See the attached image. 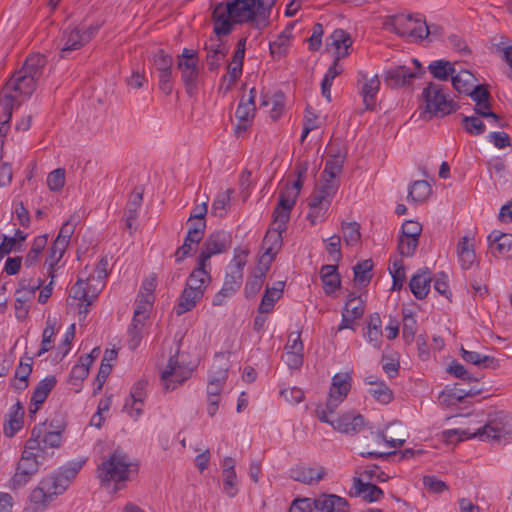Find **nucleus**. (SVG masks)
<instances>
[{"label":"nucleus","instance_id":"nucleus-1","mask_svg":"<svg viewBox=\"0 0 512 512\" xmlns=\"http://www.w3.org/2000/svg\"><path fill=\"white\" fill-rule=\"evenodd\" d=\"M254 0H227L213 6L211 20L213 32L218 35H229L236 24H250V20L258 17L259 21L265 18L263 2L255 7Z\"/></svg>","mask_w":512,"mask_h":512},{"label":"nucleus","instance_id":"nucleus-2","mask_svg":"<svg viewBox=\"0 0 512 512\" xmlns=\"http://www.w3.org/2000/svg\"><path fill=\"white\" fill-rule=\"evenodd\" d=\"M459 435V439L478 438L481 441H499L512 436V415L503 411L490 415L486 424L471 433L468 429H455L449 431Z\"/></svg>","mask_w":512,"mask_h":512},{"label":"nucleus","instance_id":"nucleus-3","mask_svg":"<svg viewBox=\"0 0 512 512\" xmlns=\"http://www.w3.org/2000/svg\"><path fill=\"white\" fill-rule=\"evenodd\" d=\"M383 27L400 37H412L417 40H423L431 33L425 19L420 15L396 14L387 16L383 21Z\"/></svg>","mask_w":512,"mask_h":512},{"label":"nucleus","instance_id":"nucleus-4","mask_svg":"<svg viewBox=\"0 0 512 512\" xmlns=\"http://www.w3.org/2000/svg\"><path fill=\"white\" fill-rule=\"evenodd\" d=\"M422 97L425 107L420 110V119H431L433 116L443 117L457 110L458 106L453 100L447 99L442 86L430 83L423 89Z\"/></svg>","mask_w":512,"mask_h":512},{"label":"nucleus","instance_id":"nucleus-5","mask_svg":"<svg viewBox=\"0 0 512 512\" xmlns=\"http://www.w3.org/2000/svg\"><path fill=\"white\" fill-rule=\"evenodd\" d=\"M131 463L127 455L115 450L104 459L97 468V477L101 483H119L129 479Z\"/></svg>","mask_w":512,"mask_h":512},{"label":"nucleus","instance_id":"nucleus-6","mask_svg":"<svg viewBox=\"0 0 512 512\" xmlns=\"http://www.w3.org/2000/svg\"><path fill=\"white\" fill-rule=\"evenodd\" d=\"M37 81L32 76L21 72H15L11 78L6 82L1 92V100H7L9 104L15 106L20 104L17 101L18 96L23 95L29 97L36 89Z\"/></svg>","mask_w":512,"mask_h":512},{"label":"nucleus","instance_id":"nucleus-7","mask_svg":"<svg viewBox=\"0 0 512 512\" xmlns=\"http://www.w3.org/2000/svg\"><path fill=\"white\" fill-rule=\"evenodd\" d=\"M99 25L67 27L61 37V57L86 45L98 32Z\"/></svg>","mask_w":512,"mask_h":512},{"label":"nucleus","instance_id":"nucleus-8","mask_svg":"<svg viewBox=\"0 0 512 512\" xmlns=\"http://www.w3.org/2000/svg\"><path fill=\"white\" fill-rule=\"evenodd\" d=\"M231 235L224 230L211 233L204 241L197 259L208 265V261L214 255L226 252L231 245Z\"/></svg>","mask_w":512,"mask_h":512},{"label":"nucleus","instance_id":"nucleus-9","mask_svg":"<svg viewBox=\"0 0 512 512\" xmlns=\"http://www.w3.org/2000/svg\"><path fill=\"white\" fill-rule=\"evenodd\" d=\"M40 463L34 452L23 451L18 462L15 474L11 479V487L19 489L24 487L39 470Z\"/></svg>","mask_w":512,"mask_h":512},{"label":"nucleus","instance_id":"nucleus-10","mask_svg":"<svg viewBox=\"0 0 512 512\" xmlns=\"http://www.w3.org/2000/svg\"><path fill=\"white\" fill-rule=\"evenodd\" d=\"M272 225L273 228L266 232L262 241V249L264 250V253L260 256L258 261L266 268H270L275 256L280 251L283 244L282 233L286 232V230L278 229L279 223L273 221Z\"/></svg>","mask_w":512,"mask_h":512},{"label":"nucleus","instance_id":"nucleus-11","mask_svg":"<svg viewBox=\"0 0 512 512\" xmlns=\"http://www.w3.org/2000/svg\"><path fill=\"white\" fill-rule=\"evenodd\" d=\"M297 198L298 192H293V189L284 188L280 191L277 206L273 211V220L279 223L278 229L287 230L291 211Z\"/></svg>","mask_w":512,"mask_h":512},{"label":"nucleus","instance_id":"nucleus-12","mask_svg":"<svg viewBox=\"0 0 512 512\" xmlns=\"http://www.w3.org/2000/svg\"><path fill=\"white\" fill-rule=\"evenodd\" d=\"M191 375V370L180 366L177 360V356H171L166 369L162 372L161 378L164 383L166 390L175 389L176 384H182Z\"/></svg>","mask_w":512,"mask_h":512},{"label":"nucleus","instance_id":"nucleus-13","mask_svg":"<svg viewBox=\"0 0 512 512\" xmlns=\"http://www.w3.org/2000/svg\"><path fill=\"white\" fill-rule=\"evenodd\" d=\"M489 248L493 256L512 258V234L493 230L487 237Z\"/></svg>","mask_w":512,"mask_h":512},{"label":"nucleus","instance_id":"nucleus-14","mask_svg":"<svg viewBox=\"0 0 512 512\" xmlns=\"http://www.w3.org/2000/svg\"><path fill=\"white\" fill-rule=\"evenodd\" d=\"M207 264L197 259V266L189 274L186 286L196 294L204 296V293L209 286L212 278L210 272L207 270Z\"/></svg>","mask_w":512,"mask_h":512},{"label":"nucleus","instance_id":"nucleus-15","mask_svg":"<svg viewBox=\"0 0 512 512\" xmlns=\"http://www.w3.org/2000/svg\"><path fill=\"white\" fill-rule=\"evenodd\" d=\"M417 73L405 65L395 66L385 72V82L392 88L409 85Z\"/></svg>","mask_w":512,"mask_h":512},{"label":"nucleus","instance_id":"nucleus-16","mask_svg":"<svg viewBox=\"0 0 512 512\" xmlns=\"http://www.w3.org/2000/svg\"><path fill=\"white\" fill-rule=\"evenodd\" d=\"M349 504L345 498L334 494H322L316 498V511L348 512Z\"/></svg>","mask_w":512,"mask_h":512},{"label":"nucleus","instance_id":"nucleus-17","mask_svg":"<svg viewBox=\"0 0 512 512\" xmlns=\"http://www.w3.org/2000/svg\"><path fill=\"white\" fill-rule=\"evenodd\" d=\"M431 281L430 270L428 268L420 269L412 276L409 282L412 294L419 300L424 299L430 291Z\"/></svg>","mask_w":512,"mask_h":512},{"label":"nucleus","instance_id":"nucleus-18","mask_svg":"<svg viewBox=\"0 0 512 512\" xmlns=\"http://www.w3.org/2000/svg\"><path fill=\"white\" fill-rule=\"evenodd\" d=\"M33 369V358L30 356H23L20 359L19 365L17 366L10 385L18 391H24L29 386V376Z\"/></svg>","mask_w":512,"mask_h":512},{"label":"nucleus","instance_id":"nucleus-19","mask_svg":"<svg viewBox=\"0 0 512 512\" xmlns=\"http://www.w3.org/2000/svg\"><path fill=\"white\" fill-rule=\"evenodd\" d=\"M360 75L364 80L360 90V94L363 97V104L366 110H372L376 105L377 94L380 90V80L377 75L371 78H367L364 74Z\"/></svg>","mask_w":512,"mask_h":512},{"label":"nucleus","instance_id":"nucleus-20","mask_svg":"<svg viewBox=\"0 0 512 512\" xmlns=\"http://www.w3.org/2000/svg\"><path fill=\"white\" fill-rule=\"evenodd\" d=\"M322 184L315 190L311 197H313V205L326 204L329 206L332 198L336 194L339 183L336 179L323 177Z\"/></svg>","mask_w":512,"mask_h":512},{"label":"nucleus","instance_id":"nucleus-21","mask_svg":"<svg viewBox=\"0 0 512 512\" xmlns=\"http://www.w3.org/2000/svg\"><path fill=\"white\" fill-rule=\"evenodd\" d=\"M325 476L323 467L300 466L291 470V477L298 482L312 485L320 482Z\"/></svg>","mask_w":512,"mask_h":512},{"label":"nucleus","instance_id":"nucleus-22","mask_svg":"<svg viewBox=\"0 0 512 512\" xmlns=\"http://www.w3.org/2000/svg\"><path fill=\"white\" fill-rule=\"evenodd\" d=\"M24 408L21 402L14 404L7 415L3 431L5 436L13 437L23 426Z\"/></svg>","mask_w":512,"mask_h":512},{"label":"nucleus","instance_id":"nucleus-23","mask_svg":"<svg viewBox=\"0 0 512 512\" xmlns=\"http://www.w3.org/2000/svg\"><path fill=\"white\" fill-rule=\"evenodd\" d=\"M364 427V417L360 414H343L336 420L335 430L345 434L359 433Z\"/></svg>","mask_w":512,"mask_h":512},{"label":"nucleus","instance_id":"nucleus-24","mask_svg":"<svg viewBox=\"0 0 512 512\" xmlns=\"http://www.w3.org/2000/svg\"><path fill=\"white\" fill-rule=\"evenodd\" d=\"M25 280L21 281L20 282V286L21 288L18 289L15 293V309H16V315H17V318L18 319H21V318H24L27 313H28V309L26 308L25 304H26V301H27V296H26V293L31 295L33 294L37 289H40V287L43 285V280L42 279H38L37 280V283L30 286V287H26L25 286Z\"/></svg>","mask_w":512,"mask_h":512},{"label":"nucleus","instance_id":"nucleus-25","mask_svg":"<svg viewBox=\"0 0 512 512\" xmlns=\"http://www.w3.org/2000/svg\"><path fill=\"white\" fill-rule=\"evenodd\" d=\"M353 488L355 489V496H361L363 500L369 503L379 501L384 495L380 487L363 482L360 478H354Z\"/></svg>","mask_w":512,"mask_h":512},{"label":"nucleus","instance_id":"nucleus-26","mask_svg":"<svg viewBox=\"0 0 512 512\" xmlns=\"http://www.w3.org/2000/svg\"><path fill=\"white\" fill-rule=\"evenodd\" d=\"M57 379L55 376H48L39 381L33 390L31 396V404L36 405V409H40L50 392L55 388Z\"/></svg>","mask_w":512,"mask_h":512},{"label":"nucleus","instance_id":"nucleus-27","mask_svg":"<svg viewBox=\"0 0 512 512\" xmlns=\"http://www.w3.org/2000/svg\"><path fill=\"white\" fill-rule=\"evenodd\" d=\"M320 277L325 294H332L340 287L341 280L340 275L337 272V265H323L321 267Z\"/></svg>","mask_w":512,"mask_h":512},{"label":"nucleus","instance_id":"nucleus-28","mask_svg":"<svg viewBox=\"0 0 512 512\" xmlns=\"http://www.w3.org/2000/svg\"><path fill=\"white\" fill-rule=\"evenodd\" d=\"M461 356L464 361L471 363L481 368L497 369L499 367V361L493 356L482 355L475 351H468L461 348Z\"/></svg>","mask_w":512,"mask_h":512},{"label":"nucleus","instance_id":"nucleus-29","mask_svg":"<svg viewBox=\"0 0 512 512\" xmlns=\"http://www.w3.org/2000/svg\"><path fill=\"white\" fill-rule=\"evenodd\" d=\"M46 63L47 60L44 55L32 54L27 57L20 71L27 74L28 76H32L36 80H39L43 75V70L46 66Z\"/></svg>","mask_w":512,"mask_h":512},{"label":"nucleus","instance_id":"nucleus-30","mask_svg":"<svg viewBox=\"0 0 512 512\" xmlns=\"http://www.w3.org/2000/svg\"><path fill=\"white\" fill-rule=\"evenodd\" d=\"M269 268L258 262L254 274L248 278L245 285V295L247 298L254 297L262 288L265 275Z\"/></svg>","mask_w":512,"mask_h":512},{"label":"nucleus","instance_id":"nucleus-31","mask_svg":"<svg viewBox=\"0 0 512 512\" xmlns=\"http://www.w3.org/2000/svg\"><path fill=\"white\" fill-rule=\"evenodd\" d=\"M451 81L457 92L467 94L475 86L476 78L471 72L461 70L451 75Z\"/></svg>","mask_w":512,"mask_h":512},{"label":"nucleus","instance_id":"nucleus-32","mask_svg":"<svg viewBox=\"0 0 512 512\" xmlns=\"http://www.w3.org/2000/svg\"><path fill=\"white\" fill-rule=\"evenodd\" d=\"M202 295L196 294L194 291L190 290L189 288L185 287L182 291L178 304L176 307V314L178 316L191 311L196 304L202 299Z\"/></svg>","mask_w":512,"mask_h":512},{"label":"nucleus","instance_id":"nucleus-33","mask_svg":"<svg viewBox=\"0 0 512 512\" xmlns=\"http://www.w3.org/2000/svg\"><path fill=\"white\" fill-rule=\"evenodd\" d=\"M66 248V245L62 244L60 241L54 240L49 249V255L46 258L45 264L48 265V274L52 279L55 278V268L58 262L62 259Z\"/></svg>","mask_w":512,"mask_h":512},{"label":"nucleus","instance_id":"nucleus-34","mask_svg":"<svg viewBox=\"0 0 512 512\" xmlns=\"http://www.w3.org/2000/svg\"><path fill=\"white\" fill-rule=\"evenodd\" d=\"M432 188L425 180H417L412 183L408 192V201L415 203L424 202L431 194Z\"/></svg>","mask_w":512,"mask_h":512},{"label":"nucleus","instance_id":"nucleus-35","mask_svg":"<svg viewBox=\"0 0 512 512\" xmlns=\"http://www.w3.org/2000/svg\"><path fill=\"white\" fill-rule=\"evenodd\" d=\"M48 242V235H39L35 237L32 246L25 257V266H34L40 260V255Z\"/></svg>","mask_w":512,"mask_h":512},{"label":"nucleus","instance_id":"nucleus-36","mask_svg":"<svg viewBox=\"0 0 512 512\" xmlns=\"http://www.w3.org/2000/svg\"><path fill=\"white\" fill-rule=\"evenodd\" d=\"M142 193L135 192L130 196V199L127 204V208L125 210L124 216L126 220V227L129 230L133 228V222L137 219L139 210L142 204Z\"/></svg>","mask_w":512,"mask_h":512},{"label":"nucleus","instance_id":"nucleus-37","mask_svg":"<svg viewBox=\"0 0 512 512\" xmlns=\"http://www.w3.org/2000/svg\"><path fill=\"white\" fill-rule=\"evenodd\" d=\"M344 161V154L337 153L330 155L326 160L322 176L336 179L342 173Z\"/></svg>","mask_w":512,"mask_h":512},{"label":"nucleus","instance_id":"nucleus-38","mask_svg":"<svg viewBox=\"0 0 512 512\" xmlns=\"http://www.w3.org/2000/svg\"><path fill=\"white\" fill-rule=\"evenodd\" d=\"M428 69L434 78L442 81L448 80L456 70L454 65L446 60H436L429 64Z\"/></svg>","mask_w":512,"mask_h":512},{"label":"nucleus","instance_id":"nucleus-39","mask_svg":"<svg viewBox=\"0 0 512 512\" xmlns=\"http://www.w3.org/2000/svg\"><path fill=\"white\" fill-rule=\"evenodd\" d=\"M228 377V369L221 368L208 377L207 394L220 395Z\"/></svg>","mask_w":512,"mask_h":512},{"label":"nucleus","instance_id":"nucleus-40","mask_svg":"<svg viewBox=\"0 0 512 512\" xmlns=\"http://www.w3.org/2000/svg\"><path fill=\"white\" fill-rule=\"evenodd\" d=\"M458 256L463 269H469L475 262L476 255L473 245L469 243L467 237H463L458 244Z\"/></svg>","mask_w":512,"mask_h":512},{"label":"nucleus","instance_id":"nucleus-41","mask_svg":"<svg viewBox=\"0 0 512 512\" xmlns=\"http://www.w3.org/2000/svg\"><path fill=\"white\" fill-rule=\"evenodd\" d=\"M0 148L4 145V138L10 129V120L14 106L9 104L7 100L0 99Z\"/></svg>","mask_w":512,"mask_h":512},{"label":"nucleus","instance_id":"nucleus-42","mask_svg":"<svg viewBox=\"0 0 512 512\" xmlns=\"http://www.w3.org/2000/svg\"><path fill=\"white\" fill-rule=\"evenodd\" d=\"M39 484L42 486V489L48 493V496H51L52 500L55 496L62 494L67 489L66 481L62 480L61 482L56 474L45 477Z\"/></svg>","mask_w":512,"mask_h":512},{"label":"nucleus","instance_id":"nucleus-43","mask_svg":"<svg viewBox=\"0 0 512 512\" xmlns=\"http://www.w3.org/2000/svg\"><path fill=\"white\" fill-rule=\"evenodd\" d=\"M50 427L55 428V430H48L47 425L45 424V432H43L41 437L44 450L47 447L58 448L62 441V432L64 431V426L61 424L54 426L53 423H51Z\"/></svg>","mask_w":512,"mask_h":512},{"label":"nucleus","instance_id":"nucleus-44","mask_svg":"<svg viewBox=\"0 0 512 512\" xmlns=\"http://www.w3.org/2000/svg\"><path fill=\"white\" fill-rule=\"evenodd\" d=\"M343 239L346 245L355 246L361 241L360 224L356 221L341 223Z\"/></svg>","mask_w":512,"mask_h":512},{"label":"nucleus","instance_id":"nucleus-45","mask_svg":"<svg viewBox=\"0 0 512 512\" xmlns=\"http://www.w3.org/2000/svg\"><path fill=\"white\" fill-rule=\"evenodd\" d=\"M352 377L349 373H337L332 377V392L338 393V397H346L351 389Z\"/></svg>","mask_w":512,"mask_h":512},{"label":"nucleus","instance_id":"nucleus-46","mask_svg":"<svg viewBox=\"0 0 512 512\" xmlns=\"http://www.w3.org/2000/svg\"><path fill=\"white\" fill-rule=\"evenodd\" d=\"M28 234L17 229L14 237L3 236V241L0 244V260L7 254H9L13 249L17 250V245L24 242L27 238Z\"/></svg>","mask_w":512,"mask_h":512},{"label":"nucleus","instance_id":"nucleus-47","mask_svg":"<svg viewBox=\"0 0 512 512\" xmlns=\"http://www.w3.org/2000/svg\"><path fill=\"white\" fill-rule=\"evenodd\" d=\"M234 193L233 189H227L225 192L219 193L212 203V213L215 216L223 217L230 208L231 195Z\"/></svg>","mask_w":512,"mask_h":512},{"label":"nucleus","instance_id":"nucleus-48","mask_svg":"<svg viewBox=\"0 0 512 512\" xmlns=\"http://www.w3.org/2000/svg\"><path fill=\"white\" fill-rule=\"evenodd\" d=\"M80 221V216L76 213L72 214L70 218L63 223L55 241H60L62 244L68 246L71 236L75 231L76 225Z\"/></svg>","mask_w":512,"mask_h":512},{"label":"nucleus","instance_id":"nucleus-49","mask_svg":"<svg viewBox=\"0 0 512 512\" xmlns=\"http://www.w3.org/2000/svg\"><path fill=\"white\" fill-rule=\"evenodd\" d=\"M144 321L133 319L128 328V346L131 350H135L141 343L143 335Z\"/></svg>","mask_w":512,"mask_h":512},{"label":"nucleus","instance_id":"nucleus-50","mask_svg":"<svg viewBox=\"0 0 512 512\" xmlns=\"http://www.w3.org/2000/svg\"><path fill=\"white\" fill-rule=\"evenodd\" d=\"M329 40L331 41L329 44L337 49V54L341 52V48L344 49L343 52H348V48H350L353 43L349 33L343 29L334 30L330 35Z\"/></svg>","mask_w":512,"mask_h":512},{"label":"nucleus","instance_id":"nucleus-51","mask_svg":"<svg viewBox=\"0 0 512 512\" xmlns=\"http://www.w3.org/2000/svg\"><path fill=\"white\" fill-rule=\"evenodd\" d=\"M45 432V422L36 425L31 432L30 438L26 441L24 451L34 452L35 450L44 452L41 437Z\"/></svg>","mask_w":512,"mask_h":512},{"label":"nucleus","instance_id":"nucleus-52","mask_svg":"<svg viewBox=\"0 0 512 512\" xmlns=\"http://www.w3.org/2000/svg\"><path fill=\"white\" fill-rule=\"evenodd\" d=\"M373 268V262L371 259H366L358 262L354 270V280L360 284H367L372 278L371 270Z\"/></svg>","mask_w":512,"mask_h":512},{"label":"nucleus","instance_id":"nucleus-53","mask_svg":"<svg viewBox=\"0 0 512 512\" xmlns=\"http://www.w3.org/2000/svg\"><path fill=\"white\" fill-rule=\"evenodd\" d=\"M55 335V321L51 319H47L46 326L42 332V341L40 349L38 350L36 356L40 357L44 353L50 351L52 349L53 338Z\"/></svg>","mask_w":512,"mask_h":512},{"label":"nucleus","instance_id":"nucleus-54","mask_svg":"<svg viewBox=\"0 0 512 512\" xmlns=\"http://www.w3.org/2000/svg\"><path fill=\"white\" fill-rule=\"evenodd\" d=\"M368 392L373 398L382 404H388L393 399V392L384 381L370 387Z\"/></svg>","mask_w":512,"mask_h":512},{"label":"nucleus","instance_id":"nucleus-55","mask_svg":"<svg viewBox=\"0 0 512 512\" xmlns=\"http://www.w3.org/2000/svg\"><path fill=\"white\" fill-rule=\"evenodd\" d=\"M364 302L360 297H356L354 294H349L345 304L344 312L349 314L352 319H359L364 313Z\"/></svg>","mask_w":512,"mask_h":512},{"label":"nucleus","instance_id":"nucleus-56","mask_svg":"<svg viewBox=\"0 0 512 512\" xmlns=\"http://www.w3.org/2000/svg\"><path fill=\"white\" fill-rule=\"evenodd\" d=\"M255 112V103H253V96L248 97L247 100L241 99L236 112L235 116L240 121H249L253 119Z\"/></svg>","mask_w":512,"mask_h":512},{"label":"nucleus","instance_id":"nucleus-57","mask_svg":"<svg viewBox=\"0 0 512 512\" xmlns=\"http://www.w3.org/2000/svg\"><path fill=\"white\" fill-rule=\"evenodd\" d=\"M323 241L326 243L325 249L331 257V260L338 263L342 258L340 236L334 234L328 239H324Z\"/></svg>","mask_w":512,"mask_h":512},{"label":"nucleus","instance_id":"nucleus-58","mask_svg":"<svg viewBox=\"0 0 512 512\" xmlns=\"http://www.w3.org/2000/svg\"><path fill=\"white\" fill-rule=\"evenodd\" d=\"M462 125L467 133L474 136L485 132V124L477 116H465L462 120Z\"/></svg>","mask_w":512,"mask_h":512},{"label":"nucleus","instance_id":"nucleus-59","mask_svg":"<svg viewBox=\"0 0 512 512\" xmlns=\"http://www.w3.org/2000/svg\"><path fill=\"white\" fill-rule=\"evenodd\" d=\"M279 298V290L266 288L258 308L259 313L264 314L271 312L275 302Z\"/></svg>","mask_w":512,"mask_h":512},{"label":"nucleus","instance_id":"nucleus-60","mask_svg":"<svg viewBox=\"0 0 512 512\" xmlns=\"http://www.w3.org/2000/svg\"><path fill=\"white\" fill-rule=\"evenodd\" d=\"M419 239L411 238L407 236L400 235L398 241V251L400 255L405 257H411L414 255L415 250L418 246Z\"/></svg>","mask_w":512,"mask_h":512},{"label":"nucleus","instance_id":"nucleus-61","mask_svg":"<svg viewBox=\"0 0 512 512\" xmlns=\"http://www.w3.org/2000/svg\"><path fill=\"white\" fill-rule=\"evenodd\" d=\"M82 465L83 462L81 461L69 463L68 465L62 467L56 475L61 481L65 480L66 486L68 487L69 482L76 477V475L82 468Z\"/></svg>","mask_w":512,"mask_h":512},{"label":"nucleus","instance_id":"nucleus-62","mask_svg":"<svg viewBox=\"0 0 512 512\" xmlns=\"http://www.w3.org/2000/svg\"><path fill=\"white\" fill-rule=\"evenodd\" d=\"M153 63L159 73L172 71L173 59L161 49L154 54Z\"/></svg>","mask_w":512,"mask_h":512},{"label":"nucleus","instance_id":"nucleus-63","mask_svg":"<svg viewBox=\"0 0 512 512\" xmlns=\"http://www.w3.org/2000/svg\"><path fill=\"white\" fill-rule=\"evenodd\" d=\"M242 280L240 279V274L236 272H228L225 276L224 284L222 286V290L227 295H233L241 286Z\"/></svg>","mask_w":512,"mask_h":512},{"label":"nucleus","instance_id":"nucleus-64","mask_svg":"<svg viewBox=\"0 0 512 512\" xmlns=\"http://www.w3.org/2000/svg\"><path fill=\"white\" fill-rule=\"evenodd\" d=\"M313 510H316V498H297L289 508V512H312Z\"/></svg>","mask_w":512,"mask_h":512}]
</instances>
